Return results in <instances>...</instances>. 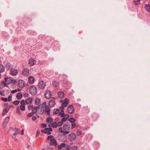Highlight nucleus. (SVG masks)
Returning <instances> with one entry per match:
<instances>
[{"instance_id": "37998d69", "label": "nucleus", "mask_w": 150, "mask_h": 150, "mask_svg": "<svg viewBox=\"0 0 150 150\" xmlns=\"http://www.w3.org/2000/svg\"><path fill=\"white\" fill-rule=\"evenodd\" d=\"M76 125V123L74 122L72 123H71V128L72 129H73L74 128V127H75Z\"/></svg>"}, {"instance_id": "72a5a7b5", "label": "nucleus", "mask_w": 150, "mask_h": 150, "mask_svg": "<svg viewBox=\"0 0 150 150\" xmlns=\"http://www.w3.org/2000/svg\"><path fill=\"white\" fill-rule=\"evenodd\" d=\"M0 83L3 86V87H8V86L6 84V83L4 81H3Z\"/></svg>"}, {"instance_id": "a18cd8bd", "label": "nucleus", "mask_w": 150, "mask_h": 150, "mask_svg": "<svg viewBox=\"0 0 150 150\" xmlns=\"http://www.w3.org/2000/svg\"><path fill=\"white\" fill-rule=\"evenodd\" d=\"M6 67L8 69H11V65L9 63L7 64L6 66Z\"/></svg>"}, {"instance_id": "49530a36", "label": "nucleus", "mask_w": 150, "mask_h": 150, "mask_svg": "<svg viewBox=\"0 0 150 150\" xmlns=\"http://www.w3.org/2000/svg\"><path fill=\"white\" fill-rule=\"evenodd\" d=\"M12 97V96L10 94L8 98V101H10L11 100Z\"/></svg>"}, {"instance_id": "0eeeda50", "label": "nucleus", "mask_w": 150, "mask_h": 150, "mask_svg": "<svg viewBox=\"0 0 150 150\" xmlns=\"http://www.w3.org/2000/svg\"><path fill=\"white\" fill-rule=\"evenodd\" d=\"M52 96L51 92L48 91H46L44 94V96L47 99L50 98Z\"/></svg>"}, {"instance_id": "c03bdc74", "label": "nucleus", "mask_w": 150, "mask_h": 150, "mask_svg": "<svg viewBox=\"0 0 150 150\" xmlns=\"http://www.w3.org/2000/svg\"><path fill=\"white\" fill-rule=\"evenodd\" d=\"M34 115V113L32 112L28 114L27 117H31Z\"/></svg>"}, {"instance_id": "0e129e2a", "label": "nucleus", "mask_w": 150, "mask_h": 150, "mask_svg": "<svg viewBox=\"0 0 150 150\" xmlns=\"http://www.w3.org/2000/svg\"><path fill=\"white\" fill-rule=\"evenodd\" d=\"M62 147L64 148L66 144L65 143H62L60 145Z\"/></svg>"}, {"instance_id": "2eb2a0df", "label": "nucleus", "mask_w": 150, "mask_h": 150, "mask_svg": "<svg viewBox=\"0 0 150 150\" xmlns=\"http://www.w3.org/2000/svg\"><path fill=\"white\" fill-rule=\"evenodd\" d=\"M35 61L34 59H31L29 60L28 63L30 66H32L35 64Z\"/></svg>"}, {"instance_id": "f03ea898", "label": "nucleus", "mask_w": 150, "mask_h": 150, "mask_svg": "<svg viewBox=\"0 0 150 150\" xmlns=\"http://www.w3.org/2000/svg\"><path fill=\"white\" fill-rule=\"evenodd\" d=\"M68 139L71 142L74 141L76 139V135L74 133H71L68 136Z\"/></svg>"}, {"instance_id": "c9c22d12", "label": "nucleus", "mask_w": 150, "mask_h": 150, "mask_svg": "<svg viewBox=\"0 0 150 150\" xmlns=\"http://www.w3.org/2000/svg\"><path fill=\"white\" fill-rule=\"evenodd\" d=\"M140 0H135L134 1V3L135 5H138L140 4Z\"/></svg>"}, {"instance_id": "603ef678", "label": "nucleus", "mask_w": 150, "mask_h": 150, "mask_svg": "<svg viewBox=\"0 0 150 150\" xmlns=\"http://www.w3.org/2000/svg\"><path fill=\"white\" fill-rule=\"evenodd\" d=\"M44 112V109L43 110L42 109H41V111L40 112H39V114L40 115H42Z\"/></svg>"}, {"instance_id": "ea45409f", "label": "nucleus", "mask_w": 150, "mask_h": 150, "mask_svg": "<svg viewBox=\"0 0 150 150\" xmlns=\"http://www.w3.org/2000/svg\"><path fill=\"white\" fill-rule=\"evenodd\" d=\"M20 103V101L19 100H16L13 102V104L15 105H18Z\"/></svg>"}, {"instance_id": "4c0bfd02", "label": "nucleus", "mask_w": 150, "mask_h": 150, "mask_svg": "<svg viewBox=\"0 0 150 150\" xmlns=\"http://www.w3.org/2000/svg\"><path fill=\"white\" fill-rule=\"evenodd\" d=\"M20 109L23 111H24L25 109V105H21L20 106Z\"/></svg>"}, {"instance_id": "b1692460", "label": "nucleus", "mask_w": 150, "mask_h": 150, "mask_svg": "<svg viewBox=\"0 0 150 150\" xmlns=\"http://www.w3.org/2000/svg\"><path fill=\"white\" fill-rule=\"evenodd\" d=\"M5 71V67L1 64H0V73L4 72Z\"/></svg>"}, {"instance_id": "774afa93", "label": "nucleus", "mask_w": 150, "mask_h": 150, "mask_svg": "<svg viewBox=\"0 0 150 150\" xmlns=\"http://www.w3.org/2000/svg\"><path fill=\"white\" fill-rule=\"evenodd\" d=\"M69 117V115H68L67 114L66 115H65V117L66 118H67V119Z\"/></svg>"}, {"instance_id": "e433bc0d", "label": "nucleus", "mask_w": 150, "mask_h": 150, "mask_svg": "<svg viewBox=\"0 0 150 150\" xmlns=\"http://www.w3.org/2000/svg\"><path fill=\"white\" fill-rule=\"evenodd\" d=\"M44 130L46 131H52V129L51 127H49L45 128Z\"/></svg>"}, {"instance_id": "dca6fc26", "label": "nucleus", "mask_w": 150, "mask_h": 150, "mask_svg": "<svg viewBox=\"0 0 150 150\" xmlns=\"http://www.w3.org/2000/svg\"><path fill=\"white\" fill-rule=\"evenodd\" d=\"M45 111L47 113V115H50V109H49V106L48 105L46 106L45 107Z\"/></svg>"}, {"instance_id": "69168bd1", "label": "nucleus", "mask_w": 150, "mask_h": 150, "mask_svg": "<svg viewBox=\"0 0 150 150\" xmlns=\"http://www.w3.org/2000/svg\"><path fill=\"white\" fill-rule=\"evenodd\" d=\"M64 114V110H61L59 112V115H61V114Z\"/></svg>"}, {"instance_id": "f3484780", "label": "nucleus", "mask_w": 150, "mask_h": 150, "mask_svg": "<svg viewBox=\"0 0 150 150\" xmlns=\"http://www.w3.org/2000/svg\"><path fill=\"white\" fill-rule=\"evenodd\" d=\"M9 120V117H7L5 119L3 122V125L4 127H5L6 126Z\"/></svg>"}, {"instance_id": "bf43d9fd", "label": "nucleus", "mask_w": 150, "mask_h": 150, "mask_svg": "<svg viewBox=\"0 0 150 150\" xmlns=\"http://www.w3.org/2000/svg\"><path fill=\"white\" fill-rule=\"evenodd\" d=\"M40 133V132L39 131L37 130V133H36V136H35V137L36 138H37L38 136L39 135Z\"/></svg>"}, {"instance_id": "09e8293b", "label": "nucleus", "mask_w": 150, "mask_h": 150, "mask_svg": "<svg viewBox=\"0 0 150 150\" xmlns=\"http://www.w3.org/2000/svg\"><path fill=\"white\" fill-rule=\"evenodd\" d=\"M1 99L3 101H4V102H5L7 101L8 100V99H7V98H6L2 97L1 98Z\"/></svg>"}, {"instance_id": "20e7f679", "label": "nucleus", "mask_w": 150, "mask_h": 150, "mask_svg": "<svg viewBox=\"0 0 150 150\" xmlns=\"http://www.w3.org/2000/svg\"><path fill=\"white\" fill-rule=\"evenodd\" d=\"M70 128V125L69 123H66L63 125V129L65 132H68L69 133V130Z\"/></svg>"}, {"instance_id": "cd10ccee", "label": "nucleus", "mask_w": 150, "mask_h": 150, "mask_svg": "<svg viewBox=\"0 0 150 150\" xmlns=\"http://www.w3.org/2000/svg\"><path fill=\"white\" fill-rule=\"evenodd\" d=\"M59 112V109H55L54 110L53 112V115H56Z\"/></svg>"}, {"instance_id": "6e6d98bb", "label": "nucleus", "mask_w": 150, "mask_h": 150, "mask_svg": "<svg viewBox=\"0 0 150 150\" xmlns=\"http://www.w3.org/2000/svg\"><path fill=\"white\" fill-rule=\"evenodd\" d=\"M67 119L65 117H64L62 119L61 121L63 122H64L66 121Z\"/></svg>"}, {"instance_id": "39448f33", "label": "nucleus", "mask_w": 150, "mask_h": 150, "mask_svg": "<svg viewBox=\"0 0 150 150\" xmlns=\"http://www.w3.org/2000/svg\"><path fill=\"white\" fill-rule=\"evenodd\" d=\"M18 85L19 88H22L24 87L25 84V82L24 81L22 80H20L18 81Z\"/></svg>"}, {"instance_id": "f8f14e48", "label": "nucleus", "mask_w": 150, "mask_h": 150, "mask_svg": "<svg viewBox=\"0 0 150 150\" xmlns=\"http://www.w3.org/2000/svg\"><path fill=\"white\" fill-rule=\"evenodd\" d=\"M10 74L12 76H15L17 74L18 71L17 70L12 69L10 71Z\"/></svg>"}, {"instance_id": "4d7b16f0", "label": "nucleus", "mask_w": 150, "mask_h": 150, "mask_svg": "<svg viewBox=\"0 0 150 150\" xmlns=\"http://www.w3.org/2000/svg\"><path fill=\"white\" fill-rule=\"evenodd\" d=\"M21 104V105H25V102L24 100H21L20 102Z\"/></svg>"}, {"instance_id": "f257e3e1", "label": "nucleus", "mask_w": 150, "mask_h": 150, "mask_svg": "<svg viewBox=\"0 0 150 150\" xmlns=\"http://www.w3.org/2000/svg\"><path fill=\"white\" fill-rule=\"evenodd\" d=\"M29 92L32 95H35L37 93V88L34 86H32L30 88Z\"/></svg>"}, {"instance_id": "864d4df0", "label": "nucleus", "mask_w": 150, "mask_h": 150, "mask_svg": "<svg viewBox=\"0 0 150 150\" xmlns=\"http://www.w3.org/2000/svg\"><path fill=\"white\" fill-rule=\"evenodd\" d=\"M46 105V102H43L41 105V107L43 108L44 107H45Z\"/></svg>"}, {"instance_id": "9b49d317", "label": "nucleus", "mask_w": 150, "mask_h": 150, "mask_svg": "<svg viewBox=\"0 0 150 150\" xmlns=\"http://www.w3.org/2000/svg\"><path fill=\"white\" fill-rule=\"evenodd\" d=\"M12 78L10 77H5V81L6 83L9 84L12 83Z\"/></svg>"}, {"instance_id": "680f3d73", "label": "nucleus", "mask_w": 150, "mask_h": 150, "mask_svg": "<svg viewBox=\"0 0 150 150\" xmlns=\"http://www.w3.org/2000/svg\"><path fill=\"white\" fill-rule=\"evenodd\" d=\"M53 137L52 135H50L48 136V137L47 138V140H49L50 139H52L51 138H53Z\"/></svg>"}, {"instance_id": "3c124183", "label": "nucleus", "mask_w": 150, "mask_h": 150, "mask_svg": "<svg viewBox=\"0 0 150 150\" xmlns=\"http://www.w3.org/2000/svg\"><path fill=\"white\" fill-rule=\"evenodd\" d=\"M33 106L32 105H29L28 106V109L29 110L33 109Z\"/></svg>"}, {"instance_id": "13d9d810", "label": "nucleus", "mask_w": 150, "mask_h": 150, "mask_svg": "<svg viewBox=\"0 0 150 150\" xmlns=\"http://www.w3.org/2000/svg\"><path fill=\"white\" fill-rule=\"evenodd\" d=\"M12 83L13 84H16L17 83V81L16 80L14 79H12Z\"/></svg>"}, {"instance_id": "58836bf2", "label": "nucleus", "mask_w": 150, "mask_h": 150, "mask_svg": "<svg viewBox=\"0 0 150 150\" xmlns=\"http://www.w3.org/2000/svg\"><path fill=\"white\" fill-rule=\"evenodd\" d=\"M13 129L15 131V132H19V134H20V132L19 130V129H18L17 128L15 127L14 129Z\"/></svg>"}, {"instance_id": "de8ad7c7", "label": "nucleus", "mask_w": 150, "mask_h": 150, "mask_svg": "<svg viewBox=\"0 0 150 150\" xmlns=\"http://www.w3.org/2000/svg\"><path fill=\"white\" fill-rule=\"evenodd\" d=\"M17 112L19 114H21V111L19 107H18L16 108Z\"/></svg>"}, {"instance_id": "412c9836", "label": "nucleus", "mask_w": 150, "mask_h": 150, "mask_svg": "<svg viewBox=\"0 0 150 150\" xmlns=\"http://www.w3.org/2000/svg\"><path fill=\"white\" fill-rule=\"evenodd\" d=\"M32 102V99L31 98H29L28 99H26L25 100V102L28 104H30Z\"/></svg>"}, {"instance_id": "ddd939ff", "label": "nucleus", "mask_w": 150, "mask_h": 150, "mask_svg": "<svg viewBox=\"0 0 150 150\" xmlns=\"http://www.w3.org/2000/svg\"><path fill=\"white\" fill-rule=\"evenodd\" d=\"M55 104V100H50L49 102V105L50 107L52 108L54 106Z\"/></svg>"}, {"instance_id": "473e14b6", "label": "nucleus", "mask_w": 150, "mask_h": 150, "mask_svg": "<svg viewBox=\"0 0 150 150\" xmlns=\"http://www.w3.org/2000/svg\"><path fill=\"white\" fill-rule=\"evenodd\" d=\"M37 107H34L32 109V112L34 113H36L37 112Z\"/></svg>"}, {"instance_id": "a19ab883", "label": "nucleus", "mask_w": 150, "mask_h": 150, "mask_svg": "<svg viewBox=\"0 0 150 150\" xmlns=\"http://www.w3.org/2000/svg\"><path fill=\"white\" fill-rule=\"evenodd\" d=\"M76 134L77 135L80 136L82 134L81 131L80 130H78L76 132Z\"/></svg>"}, {"instance_id": "6ab92c4d", "label": "nucleus", "mask_w": 150, "mask_h": 150, "mask_svg": "<svg viewBox=\"0 0 150 150\" xmlns=\"http://www.w3.org/2000/svg\"><path fill=\"white\" fill-rule=\"evenodd\" d=\"M9 110V108H6L4 109L3 111L2 116H4L8 112Z\"/></svg>"}, {"instance_id": "6e6552de", "label": "nucleus", "mask_w": 150, "mask_h": 150, "mask_svg": "<svg viewBox=\"0 0 150 150\" xmlns=\"http://www.w3.org/2000/svg\"><path fill=\"white\" fill-rule=\"evenodd\" d=\"M69 101V100L68 99L66 98L64 100V101L63 100H61L60 102L61 103H62V102H63L62 103V106H63V107H66L67 106V105L68 104Z\"/></svg>"}, {"instance_id": "c756f323", "label": "nucleus", "mask_w": 150, "mask_h": 150, "mask_svg": "<svg viewBox=\"0 0 150 150\" xmlns=\"http://www.w3.org/2000/svg\"><path fill=\"white\" fill-rule=\"evenodd\" d=\"M50 131H46L44 130H42L41 132L42 133L45 134H46L48 135H49L51 134V132Z\"/></svg>"}, {"instance_id": "4be33fe9", "label": "nucleus", "mask_w": 150, "mask_h": 150, "mask_svg": "<svg viewBox=\"0 0 150 150\" xmlns=\"http://www.w3.org/2000/svg\"><path fill=\"white\" fill-rule=\"evenodd\" d=\"M58 130L59 132L64 133L65 134H68V132H65L64 130H63L62 127H60L59 128Z\"/></svg>"}, {"instance_id": "8fccbe9b", "label": "nucleus", "mask_w": 150, "mask_h": 150, "mask_svg": "<svg viewBox=\"0 0 150 150\" xmlns=\"http://www.w3.org/2000/svg\"><path fill=\"white\" fill-rule=\"evenodd\" d=\"M66 149L67 150H69L71 149V147L69 145H67L66 146Z\"/></svg>"}, {"instance_id": "a878e982", "label": "nucleus", "mask_w": 150, "mask_h": 150, "mask_svg": "<svg viewBox=\"0 0 150 150\" xmlns=\"http://www.w3.org/2000/svg\"><path fill=\"white\" fill-rule=\"evenodd\" d=\"M22 97V95L21 93H18L17 94L16 98L18 99H21Z\"/></svg>"}, {"instance_id": "4468645a", "label": "nucleus", "mask_w": 150, "mask_h": 150, "mask_svg": "<svg viewBox=\"0 0 150 150\" xmlns=\"http://www.w3.org/2000/svg\"><path fill=\"white\" fill-rule=\"evenodd\" d=\"M28 82L30 84H33L34 82L35 79L32 76H30L28 77Z\"/></svg>"}, {"instance_id": "393cba45", "label": "nucleus", "mask_w": 150, "mask_h": 150, "mask_svg": "<svg viewBox=\"0 0 150 150\" xmlns=\"http://www.w3.org/2000/svg\"><path fill=\"white\" fill-rule=\"evenodd\" d=\"M18 134H19V132H15L13 134L12 138L15 141H16L17 140V139L16 138V135Z\"/></svg>"}, {"instance_id": "7ed1b4c3", "label": "nucleus", "mask_w": 150, "mask_h": 150, "mask_svg": "<svg viewBox=\"0 0 150 150\" xmlns=\"http://www.w3.org/2000/svg\"><path fill=\"white\" fill-rule=\"evenodd\" d=\"M67 112L69 114H72L74 112L75 110L73 105H69L67 108Z\"/></svg>"}, {"instance_id": "1a4fd4ad", "label": "nucleus", "mask_w": 150, "mask_h": 150, "mask_svg": "<svg viewBox=\"0 0 150 150\" xmlns=\"http://www.w3.org/2000/svg\"><path fill=\"white\" fill-rule=\"evenodd\" d=\"M50 144L51 145H54L55 147H57V144L55 139L52 138L50 139Z\"/></svg>"}, {"instance_id": "e2e57ef3", "label": "nucleus", "mask_w": 150, "mask_h": 150, "mask_svg": "<svg viewBox=\"0 0 150 150\" xmlns=\"http://www.w3.org/2000/svg\"><path fill=\"white\" fill-rule=\"evenodd\" d=\"M36 117L35 116H33L32 117V120L34 121H35L36 120Z\"/></svg>"}, {"instance_id": "338daca9", "label": "nucleus", "mask_w": 150, "mask_h": 150, "mask_svg": "<svg viewBox=\"0 0 150 150\" xmlns=\"http://www.w3.org/2000/svg\"><path fill=\"white\" fill-rule=\"evenodd\" d=\"M17 91L16 90H15L12 91L11 92V93L12 94H14L15 93L17 92Z\"/></svg>"}, {"instance_id": "79ce46f5", "label": "nucleus", "mask_w": 150, "mask_h": 150, "mask_svg": "<svg viewBox=\"0 0 150 150\" xmlns=\"http://www.w3.org/2000/svg\"><path fill=\"white\" fill-rule=\"evenodd\" d=\"M57 124V126L60 127L61 125H62L63 124V122L61 121H59L58 122Z\"/></svg>"}, {"instance_id": "9d476101", "label": "nucleus", "mask_w": 150, "mask_h": 150, "mask_svg": "<svg viewBox=\"0 0 150 150\" xmlns=\"http://www.w3.org/2000/svg\"><path fill=\"white\" fill-rule=\"evenodd\" d=\"M22 73L25 76H27L29 74V70L27 68H25L22 71Z\"/></svg>"}, {"instance_id": "f704fd0d", "label": "nucleus", "mask_w": 150, "mask_h": 150, "mask_svg": "<svg viewBox=\"0 0 150 150\" xmlns=\"http://www.w3.org/2000/svg\"><path fill=\"white\" fill-rule=\"evenodd\" d=\"M72 150H77L78 149V147L76 145L73 146L71 148Z\"/></svg>"}, {"instance_id": "052dcab7", "label": "nucleus", "mask_w": 150, "mask_h": 150, "mask_svg": "<svg viewBox=\"0 0 150 150\" xmlns=\"http://www.w3.org/2000/svg\"><path fill=\"white\" fill-rule=\"evenodd\" d=\"M23 96L25 98L28 97V94L27 93H25L23 94Z\"/></svg>"}, {"instance_id": "423d86ee", "label": "nucleus", "mask_w": 150, "mask_h": 150, "mask_svg": "<svg viewBox=\"0 0 150 150\" xmlns=\"http://www.w3.org/2000/svg\"><path fill=\"white\" fill-rule=\"evenodd\" d=\"M45 86V83L43 81H40L38 84V87L41 89H44Z\"/></svg>"}, {"instance_id": "a211bd4d", "label": "nucleus", "mask_w": 150, "mask_h": 150, "mask_svg": "<svg viewBox=\"0 0 150 150\" xmlns=\"http://www.w3.org/2000/svg\"><path fill=\"white\" fill-rule=\"evenodd\" d=\"M58 95L59 98H62L64 97V94L63 92L60 91L58 92Z\"/></svg>"}, {"instance_id": "5fc2aeb1", "label": "nucleus", "mask_w": 150, "mask_h": 150, "mask_svg": "<svg viewBox=\"0 0 150 150\" xmlns=\"http://www.w3.org/2000/svg\"><path fill=\"white\" fill-rule=\"evenodd\" d=\"M0 94L3 96H5V93L4 91H0Z\"/></svg>"}, {"instance_id": "2f4dec72", "label": "nucleus", "mask_w": 150, "mask_h": 150, "mask_svg": "<svg viewBox=\"0 0 150 150\" xmlns=\"http://www.w3.org/2000/svg\"><path fill=\"white\" fill-rule=\"evenodd\" d=\"M40 99L38 98H36L35 100V103L36 105H38L40 103Z\"/></svg>"}, {"instance_id": "7c9ffc66", "label": "nucleus", "mask_w": 150, "mask_h": 150, "mask_svg": "<svg viewBox=\"0 0 150 150\" xmlns=\"http://www.w3.org/2000/svg\"><path fill=\"white\" fill-rule=\"evenodd\" d=\"M68 120L71 123L74 122L76 121V119L73 117L70 118Z\"/></svg>"}, {"instance_id": "c85d7f7f", "label": "nucleus", "mask_w": 150, "mask_h": 150, "mask_svg": "<svg viewBox=\"0 0 150 150\" xmlns=\"http://www.w3.org/2000/svg\"><path fill=\"white\" fill-rule=\"evenodd\" d=\"M53 119L51 117H49L47 118L46 119V122H47L49 123L52 122Z\"/></svg>"}, {"instance_id": "aec40b11", "label": "nucleus", "mask_w": 150, "mask_h": 150, "mask_svg": "<svg viewBox=\"0 0 150 150\" xmlns=\"http://www.w3.org/2000/svg\"><path fill=\"white\" fill-rule=\"evenodd\" d=\"M144 8L147 11L150 12V4H146L144 5Z\"/></svg>"}, {"instance_id": "5701e85b", "label": "nucleus", "mask_w": 150, "mask_h": 150, "mask_svg": "<svg viewBox=\"0 0 150 150\" xmlns=\"http://www.w3.org/2000/svg\"><path fill=\"white\" fill-rule=\"evenodd\" d=\"M53 86L54 87H57L59 86V83L58 81H54L52 82Z\"/></svg>"}, {"instance_id": "bb28decb", "label": "nucleus", "mask_w": 150, "mask_h": 150, "mask_svg": "<svg viewBox=\"0 0 150 150\" xmlns=\"http://www.w3.org/2000/svg\"><path fill=\"white\" fill-rule=\"evenodd\" d=\"M52 126L54 128H56L57 127V122H54L52 123Z\"/></svg>"}]
</instances>
